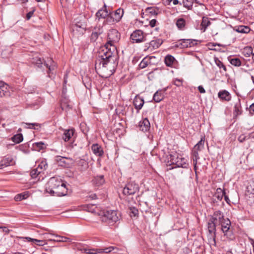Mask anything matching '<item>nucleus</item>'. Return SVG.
I'll return each mask as SVG.
<instances>
[{"label":"nucleus","mask_w":254,"mask_h":254,"mask_svg":"<svg viewBox=\"0 0 254 254\" xmlns=\"http://www.w3.org/2000/svg\"><path fill=\"white\" fill-rule=\"evenodd\" d=\"M170 159L171 161V165L173 166L169 169V170L180 168L184 169H188L189 168V163L185 158L180 157L176 154L170 155Z\"/></svg>","instance_id":"obj_3"},{"label":"nucleus","mask_w":254,"mask_h":254,"mask_svg":"<svg viewBox=\"0 0 254 254\" xmlns=\"http://www.w3.org/2000/svg\"><path fill=\"white\" fill-rule=\"evenodd\" d=\"M230 63L233 65L239 66L241 65V60L237 58H233L229 59Z\"/></svg>","instance_id":"obj_39"},{"label":"nucleus","mask_w":254,"mask_h":254,"mask_svg":"<svg viewBox=\"0 0 254 254\" xmlns=\"http://www.w3.org/2000/svg\"><path fill=\"white\" fill-rule=\"evenodd\" d=\"M192 0H183V4L184 6L188 8L191 7L192 6Z\"/></svg>","instance_id":"obj_51"},{"label":"nucleus","mask_w":254,"mask_h":254,"mask_svg":"<svg viewBox=\"0 0 254 254\" xmlns=\"http://www.w3.org/2000/svg\"><path fill=\"white\" fill-rule=\"evenodd\" d=\"M34 11H35V9H33V10L29 11V12H28L27 13V14H26L27 20H29L31 18V17L32 16Z\"/></svg>","instance_id":"obj_61"},{"label":"nucleus","mask_w":254,"mask_h":254,"mask_svg":"<svg viewBox=\"0 0 254 254\" xmlns=\"http://www.w3.org/2000/svg\"><path fill=\"white\" fill-rule=\"evenodd\" d=\"M43 236V238L44 240H47L49 241H53V239H52L50 236L52 235H54L55 236L56 235L53 234L51 233H45L42 234Z\"/></svg>","instance_id":"obj_53"},{"label":"nucleus","mask_w":254,"mask_h":254,"mask_svg":"<svg viewBox=\"0 0 254 254\" xmlns=\"http://www.w3.org/2000/svg\"><path fill=\"white\" fill-rule=\"evenodd\" d=\"M138 190V185L134 182H130L124 188L123 193L125 195H130L135 194Z\"/></svg>","instance_id":"obj_5"},{"label":"nucleus","mask_w":254,"mask_h":254,"mask_svg":"<svg viewBox=\"0 0 254 254\" xmlns=\"http://www.w3.org/2000/svg\"><path fill=\"white\" fill-rule=\"evenodd\" d=\"M183 41H182V39H181L180 40H179L178 41H177L176 43H175V47H177V48H180L181 49H183Z\"/></svg>","instance_id":"obj_60"},{"label":"nucleus","mask_w":254,"mask_h":254,"mask_svg":"<svg viewBox=\"0 0 254 254\" xmlns=\"http://www.w3.org/2000/svg\"><path fill=\"white\" fill-rule=\"evenodd\" d=\"M104 8L101 9L98 11V12L96 13V15L97 17L100 18H105L107 17V18L108 17V16H110V13L107 10L106 6L104 5Z\"/></svg>","instance_id":"obj_21"},{"label":"nucleus","mask_w":254,"mask_h":254,"mask_svg":"<svg viewBox=\"0 0 254 254\" xmlns=\"http://www.w3.org/2000/svg\"><path fill=\"white\" fill-rule=\"evenodd\" d=\"M130 213H131L133 216H135L138 214V210L136 208L130 207Z\"/></svg>","instance_id":"obj_59"},{"label":"nucleus","mask_w":254,"mask_h":254,"mask_svg":"<svg viewBox=\"0 0 254 254\" xmlns=\"http://www.w3.org/2000/svg\"><path fill=\"white\" fill-rule=\"evenodd\" d=\"M67 188L64 183H63L59 187L54 190H51V195H56L57 196H64L67 194Z\"/></svg>","instance_id":"obj_9"},{"label":"nucleus","mask_w":254,"mask_h":254,"mask_svg":"<svg viewBox=\"0 0 254 254\" xmlns=\"http://www.w3.org/2000/svg\"><path fill=\"white\" fill-rule=\"evenodd\" d=\"M250 138V135H245V134H241L238 138V140L240 142H243L245 140L248 139Z\"/></svg>","instance_id":"obj_55"},{"label":"nucleus","mask_w":254,"mask_h":254,"mask_svg":"<svg viewBox=\"0 0 254 254\" xmlns=\"http://www.w3.org/2000/svg\"><path fill=\"white\" fill-rule=\"evenodd\" d=\"M211 219L216 223L218 221L220 224L221 222H223L225 219H224L223 214L221 211H216L213 213V215Z\"/></svg>","instance_id":"obj_17"},{"label":"nucleus","mask_w":254,"mask_h":254,"mask_svg":"<svg viewBox=\"0 0 254 254\" xmlns=\"http://www.w3.org/2000/svg\"><path fill=\"white\" fill-rule=\"evenodd\" d=\"M210 24V22L208 18L203 17L202 18L201 25L202 26L201 30L205 31L207 27Z\"/></svg>","instance_id":"obj_36"},{"label":"nucleus","mask_w":254,"mask_h":254,"mask_svg":"<svg viewBox=\"0 0 254 254\" xmlns=\"http://www.w3.org/2000/svg\"><path fill=\"white\" fill-rule=\"evenodd\" d=\"M146 34L141 30L134 31L130 35L133 43H140L145 41V36Z\"/></svg>","instance_id":"obj_8"},{"label":"nucleus","mask_w":254,"mask_h":254,"mask_svg":"<svg viewBox=\"0 0 254 254\" xmlns=\"http://www.w3.org/2000/svg\"><path fill=\"white\" fill-rule=\"evenodd\" d=\"M14 164V161L12 157L9 156H5L0 161V169L8 166L13 165Z\"/></svg>","instance_id":"obj_11"},{"label":"nucleus","mask_w":254,"mask_h":254,"mask_svg":"<svg viewBox=\"0 0 254 254\" xmlns=\"http://www.w3.org/2000/svg\"><path fill=\"white\" fill-rule=\"evenodd\" d=\"M162 42V40L160 39L153 40L149 43L145 44L144 51L148 50L152 52L154 49L158 48Z\"/></svg>","instance_id":"obj_10"},{"label":"nucleus","mask_w":254,"mask_h":254,"mask_svg":"<svg viewBox=\"0 0 254 254\" xmlns=\"http://www.w3.org/2000/svg\"><path fill=\"white\" fill-rule=\"evenodd\" d=\"M150 127V124L149 120L147 118L144 119L142 121H140L139 123V127L140 130L144 132L148 131Z\"/></svg>","instance_id":"obj_15"},{"label":"nucleus","mask_w":254,"mask_h":254,"mask_svg":"<svg viewBox=\"0 0 254 254\" xmlns=\"http://www.w3.org/2000/svg\"><path fill=\"white\" fill-rule=\"evenodd\" d=\"M219 224L221 225V229L224 235H226V233L229 230L231 225L230 220L228 218L225 219L223 222H221Z\"/></svg>","instance_id":"obj_22"},{"label":"nucleus","mask_w":254,"mask_h":254,"mask_svg":"<svg viewBox=\"0 0 254 254\" xmlns=\"http://www.w3.org/2000/svg\"><path fill=\"white\" fill-rule=\"evenodd\" d=\"M0 229H1L2 231L6 234H8L10 232V230L5 226H0Z\"/></svg>","instance_id":"obj_64"},{"label":"nucleus","mask_w":254,"mask_h":254,"mask_svg":"<svg viewBox=\"0 0 254 254\" xmlns=\"http://www.w3.org/2000/svg\"><path fill=\"white\" fill-rule=\"evenodd\" d=\"M144 103L143 99L138 96H136L133 99V104L135 108L137 110V112L142 108Z\"/></svg>","instance_id":"obj_13"},{"label":"nucleus","mask_w":254,"mask_h":254,"mask_svg":"<svg viewBox=\"0 0 254 254\" xmlns=\"http://www.w3.org/2000/svg\"><path fill=\"white\" fill-rule=\"evenodd\" d=\"M9 96L8 86L5 83L0 81V97Z\"/></svg>","instance_id":"obj_18"},{"label":"nucleus","mask_w":254,"mask_h":254,"mask_svg":"<svg viewBox=\"0 0 254 254\" xmlns=\"http://www.w3.org/2000/svg\"><path fill=\"white\" fill-rule=\"evenodd\" d=\"M175 61V59L170 55H167L164 60L165 63L167 66H171Z\"/></svg>","instance_id":"obj_25"},{"label":"nucleus","mask_w":254,"mask_h":254,"mask_svg":"<svg viewBox=\"0 0 254 254\" xmlns=\"http://www.w3.org/2000/svg\"><path fill=\"white\" fill-rule=\"evenodd\" d=\"M48 167L47 163L46 161H42L37 167V168L39 169L40 171H41V172L43 170H46Z\"/></svg>","instance_id":"obj_50"},{"label":"nucleus","mask_w":254,"mask_h":254,"mask_svg":"<svg viewBox=\"0 0 254 254\" xmlns=\"http://www.w3.org/2000/svg\"><path fill=\"white\" fill-rule=\"evenodd\" d=\"M75 26L77 28H82L84 31L86 28V25L84 23H81L80 22H77V23H76Z\"/></svg>","instance_id":"obj_57"},{"label":"nucleus","mask_w":254,"mask_h":254,"mask_svg":"<svg viewBox=\"0 0 254 254\" xmlns=\"http://www.w3.org/2000/svg\"><path fill=\"white\" fill-rule=\"evenodd\" d=\"M73 135V130L68 129L64 131V133L63 134L62 138L65 141H67L69 140V139Z\"/></svg>","instance_id":"obj_32"},{"label":"nucleus","mask_w":254,"mask_h":254,"mask_svg":"<svg viewBox=\"0 0 254 254\" xmlns=\"http://www.w3.org/2000/svg\"><path fill=\"white\" fill-rule=\"evenodd\" d=\"M91 150L96 156H102L103 155V150L101 146L98 144H93L91 146Z\"/></svg>","instance_id":"obj_19"},{"label":"nucleus","mask_w":254,"mask_h":254,"mask_svg":"<svg viewBox=\"0 0 254 254\" xmlns=\"http://www.w3.org/2000/svg\"><path fill=\"white\" fill-rule=\"evenodd\" d=\"M33 147L35 150L39 151L45 149L46 147V145L43 142L40 141L33 143Z\"/></svg>","instance_id":"obj_30"},{"label":"nucleus","mask_w":254,"mask_h":254,"mask_svg":"<svg viewBox=\"0 0 254 254\" xmlns=\"http://www.w3.org/2000/svg\"><path fill=\"white\" fill-rule=\"evenodd\" d=\"M149 59H148L147 57L144 58L140 63L139 67L142 69L146 67L149 63Z\"/></svg>","instance_id":"obj_42"},{"label":"nucleus","mask_w":254,"mask_h":254,"mask_svg":"<svg viewBox=\"0 0 254 254\" xmlns=\"http://www.w3.org/2000/svg\"><path fill=\"white\" fill-rule=\"evenodd\" d=\"M93 184L97 186H100L105 183L104 177L103 175L97 176L92 180Z\"/></svg>","instance_id":"obj_23"},{"label":"nucleus","mask_w":254,"mask_h":254,"mask_svg":"<svg viewBox=\"0 0 254 254\" xmlns=\"http://www.w3.org/2000/svg\"><path fill=\"white\" fill-rule=\"evenodd\" d=\"M176 24L179 29L182 30L184 29L185 27L186 20L184 18H179L177 20Z\"/></svg>","instance_id":"obj_34"},{"label":"nucleus","mask_w":254,"mask_h":254,"mask_svg":"<svg viewBox=\"0 0 254 254\" xmlns=\"http://www.w3.org/2000/svg\"><path fill=\"white\" fill-rule=\"evenodd\" d=\"M218 96L220 99L226 101H229L231 99V96L230 93L225 90L219 91Z\"/></svg>","instance_id":"obj_20"},{"label":"nucleus","mask_w":254,"mask_h":254,"mask_svg":"<svg viewBox=\"0 0 254 254\" xmlns=\"http://www.w3.org/2000/svg\"><path fill=\"white\" fill-rule=\"evenodd\" d=\"M226 194L225 191L221 188H218L216 190V192L214 195L218 200H222L224 195Z\"/></svg>","instance_id":"obj_27"},{"label":"nucleus","mask_w":254,"mask_h":254,"mask_svg":"<svg viewBox=\"0 0 254 254\" xmlns=\"http://www.w3.org/2000/svg\"><path fill=\"white\" fill-rule=\"evenodd\" d=\"M99 249H83V251L84 253L87 254H99L98 252Z\"/></svg>","instance_id":"obj_43"},{"label":"nucleus","mask_w":254,"mask_h":254,"mask_svg":"<svg viewBox=\"0 0 254 254\" xmlns=\"http://www.w3.org/2000/svg\"><path fill=\"white\" fill-rule=\"evenodd\" d=\"M216 225L215 222L211 219L208 223V230L210 236L209 238V243L210 245L216 246Z\"/></svg>","instance_id":"obj_4"},{"label":"nucleus","mask_w":254,"mask_h":254,"mask_svg":"<svg viewBox=\"0 0 254 254\" xmlns=\"http://www.w3.org/2000/svg\"><path fill=\"white\" fill-rule=\"evenodd\" d=\"M35 244H36L38 246H44L47 243L45 242V240H37V241H35Z\"/></svg>","instance_id":"obj_58"},{"label":"nucleus","mask_w":254,"mask_h":254,"mask_svg":"<svg viewBox=\"0 0 254 254\" xmlns=\"http://www.w3.org/2000/svg\"><path fill=\"white\" fill-rule=\"evenodd\" d=\"M86 200H94L97 198L96 194L89 192L85 197Z\"/></svg>","instance_id":"obj_45"},{"label":"nucleus","mask_w":254,"mask_h":254,"mask_svg":"<svg viewBox=\"0 0 254 254\" xmlns=\"http://www.w3.org/2000/svg\"><path fill=\"white\" fill-rule=\"evenodd\" d=\"M166 89H159L153 95V100L156 103H159L164 98V93Z\"/></svg>","instance_id":"obj_12"},{"label":"nucleus","mask_w":254,"mask_h":254,"mask_svg":"<svg viewBox=\"0 0 254 254\" xmlns=\"http://www.w3.org/2000/svg\"><path fill=\"white\" fill-rule=\"evenodd\" d=\"M183 41V48H185L187 47H190L194 45V42H196L195 40L190 39H182ZM196 43H195V44Z\"/></svg>","instance_id":"obj_31"},{"label":"nucleus","mask_w":254,"mask_h":254,"mask_svg":"<svg viewBox=\"0 0 254 254\" xmlns=\"http://www.w3.org/2000/svg\"><path fill=\"white\" fill-rule=\"evenodd\" d=\"M44 66H46V68H48V71H47V72H48V73L49 74L48 76H49V77H51V75H50V72H51L52 71H53V70H54L55 69V65H49V64H47V63H44Z\"/></svg>","instance_id":"obj_49"},{"label":"nucleus","mask_w":254,"mask_h":254,"mask_svg":"<svg viewBox=\"0 0 254 254\" xmlns=\"http://www.w3.org/2000/svg\"><path fill=\"white\" fill-rule=\"evenodd\" d=\"M27 194L26 193H19L17 194L15 196V200L16 201H20L24 199H26L27 197Z\"/></svg>","instance_id":"obj_47"},{"label":"nucleus","mask_w":254,"mask_h":254,"mask_svg":"<svg viewBox=\"0 0 254 254\" xmlns=\"http://www.w3.org/2000/svg\"><path fill=\"white\" fill-rule=\"evenodd\" d=\"M123 14L124 10L119 8L114 13H110V16L107 18V21L109 23L118 22L121 20Z\"/></svg>","instance_id":"obj_7"},{"label":"nucleus","mask_w":254,"mask_h":254,"mask_svg":"<svg viewBox=\"0 0 254 254\" xmlns=\"http://www.w3.org/2000/svg\"><path fill=\"white\" fill-rule=\"evenodd\" d=\"M215 62L216 64L219 68H222L225 71H226L227 70L226 67L225 66V65L218 59L215 58Z\"/></svg>","instance_id":"obj_48"},{"label":"nucleus","mask_w":254,"mask_h":254,"mask_svg":"<svg viewBox=\"0 0 254 254\" xmlns=\"http://www.w3.org/2000/svg\"><path fill=\"white\" fill-rule=\"evenodd\" d=\"M234 113L237 116L241 114V106L240 101L235 105Z\"/></svg>","instance_id":"obj_41"},{"label":"nucleus","mask_w":254,"mask_h":254,"mask_svg":"<svg viewBox=\"0 0 254 254\" xmlns=\"http://www.w3.org/2000/svg\"><path fill=\"white\" fill-rule=\"evenodd\" d=\"M198 151V150H197L194 148L193 149L192 151V154L193 156V158H192L193 164L194 165V169L195 171L196 170L197 161L199 158Z\"/></svg>","instance_id":"obj_28"},{"label":"nucleus","mask_w":254,"mask_h":254,"mask_svg":"<svg viewBox=\"0 0 254 254\" xmlns=\"http://www.w3.org/2000/svg\"><path fill=\"white\" fill-rule=\"evenodd\" d=\"M70 102L68 99L65 97H63L61 102V107L63 110L67 111L72 108V105L70 104Z\"/></svg>","instance_id":"obj_16"},{"label":"nucleus","mask_w":254,"mask_h":254,"mask_svg":"<svg viewBox=\"0 0 254 254\" xmlns=\"http://www.w3.org/2000/svg\"><path fill=\"white\" fill-rule=\"evenodd\" d=\"M94 206V204H92V205L88 204L84 206V209L88 212L94 213L96 212V210L95 209V208H93Z\"/></svg>","instance_id":"obj_52"},{"label":"nucleus","mask_w":254,"mask_h":254,"mask_svg":"<svg viewBox=\"0 0 254 254\" xmlns=\"http://www.w3.org/2000/svg\"><path fill=\"white\" fill-rule=\"evenodd\" d=\"M243 55L246 57H250L253 54V49L251 47H246L243 51Z\"/></svg>","instance_id":"obj_37"},{"label":"nucleus","mask_w":254,"mask_h":254,"mask_svg":"<svg viewBox=\"0 0 254 254\" xmlns=\"http://www.w3.org/2000/svg\"><path fill=\"white\" fill-rule=\"evenodd\" d=\"M146 11L153 16H156L159 12V9L156 7H148Z\"/></svg>","instance_id":"obj_40"},{"label":"nucleus","mask_w":254,"mask_h":254,"mask_svg":"<svg viewBox=\"0 0 254 254\" xmlns=\"http://www.w3.org/2000/svg\"><path fill=\"white\" fill-rule=\"evenodd\" d=\"M55 237L61 239V240H56L57 242H71V239L66 237L56 235Z\"/></svg>","instance_id":"obj_44"},{"label":"nucleus","mask_w":254,"mask_h":254,"mask_svg":"<svg viewBox=\"0 0 254 254\" xmlns=\"http://www.w3.org/2000/svg\"><path fill=\"white\" fill-rule=\"evenodd\" d=\"M101 34H98V32H92L90 40L92 42H95L96 40L98 39L99 35Z\"/></svg>","instance_id":"obj_54"},{"label":"nucleus","mask_w":254,"mask_h":254,"mask_svg":"<svg viewBox=\"0 0 254 254\" xmlns=\"http://www.w3.org/2000/svg\"><path fill=\"white\" fill-rule=\"evenodd\" d=\"M204 142L205 137H201L200 140L194 146L193 148L198 151L202 150L204 148Z\"/></svg>","instance_id":"obj_33"},{"label":"nucleus","mask_w":254,"mask_h":254,"mask_svg":"<svg viewBox=\"0 0 254 254\" xmlns=\"http://www.w3.org/2000/svg\"><path fill=\"white\" fill-rule=\"evenodd\" d=\"M32 62L38 68H42L44 66V63H46L44 59H42L40 58H34Z\"/></svg>","instance_id":"obj_26"},{"label":"nucleus","mask_w":254,"mask_h":254,"mask_svg":"<svg viewBox=\"0 0 254 254\" xmlns=\"http://www.w3.org/2000/svg\"><path fill=\"white\" fill-rule=\"evenodd\" d=\"M41 171H40L37 168L33 169L30 172V175L32 178H36L40 173Z\"/></svg>","instance_id":"obj_46"},{"label":"nucleus","mask_w":254,"mask_h":254,"mask_svg":"<svg viewBox=\"0 0 254 254\" xmlns=\"http://www.w3.org/2000/svg\"><path fill=\"white\" fill-rule=\"evenodd\" d=\"M74 162L79 167V169L81 171L85 170L88 167V164L85 159L78 158L75 160Z\"/></svg>","instance_id":"obj_14"},{"label":"nucleus","mask_w":254,"mask_h":254,"mask_svg":"<svg viewBox=\"0 0 254 254\" xmlns=\"http://www.w3.org/2000/svg\"><path fill=\"white\" fill-rule=\"evenodd\" d=\"M249 112L251 114H254V103L250 105L249 108Z\"/></svg>","instance_id":"obj_63"},{"label":"nucleus","mask_w":254,"mask_h":254,"mask_svg":"<svg viewBox=\"0 0 254 254\" xmlns=\"http://www.w3.org/2000/svg\"><path fill=\"white\" fill-rule=\"evenodd\" d=\"M23 140V135L21 133H18L11 137V140L15 143H19Z\"/></svg>","instance_id":"obj_35"},{"label":"nucleus","mask_w":254,"mask_h":254,"mask_svg":"<svg viewBox=\"0 0 254 254\" xmlns=\"http://www.w3.org/2000/svg\"><path fill=\"white\" fill-rule=\"evenodd\" d=\"M234 30L238 33H248L251 29L249 26L245 25L236 26L234 27Z\"/></svg>","instance_id":"obj_24"},{"label":"nucleus","mask_w":254,"mask_h":254,"mask_svg":"<svg viewBox=\"0 0 254 254\" xmlns=\"http://www.w3.org/2000/svg\"><path fill=\"white\" fill-rule=\"evenodd\" d=\"M93 32H98V34H101L103 32V30L102 27L98 26L94 28Z\"/></svg>","instance_id":"obj_56"},{"label":"nucleus","mask_w":254,"mask_h":254,"mask_svg":"<svg viewBox=\"0 0 254 254\" xmlns=\"http://www.w3.org/2000/svg\"><path fill=\"white\" fill-rule=\"evenodd\" d=\"M119 249L118 248L113 246H110L107 248H106L105 249H99L98 252L99 254H102V253H110L111 252L113 251L114 250H117L118 251Z\"/></svg>","instance_id":"obj_29"},{"label":"nucleus","mask_w":254,"mask_h":254,"mask_svg":"<svg viewBox=\"0 0 254 254\" xmlns=\"http://www.w3.org/2000/svg\"><path fill=\"white\" fill-rule=\"evenodd\" d=\"M25 127L28 128L38 129L40 128V125L38 123H25Z\"/></svg>","instance_id":"obj_38"},{"label":"nucleus","mask_w":254,"mask_h":254,"mask_svg":"<svg viewBox=\"0 0 254 254\" xmlns=\"http://www.w3.org/2000/svg\"><path fill=\"white\" fill-rule=\"evenodd\" d=\"M120 37V34L117 30H109L107 41L103 49L99 51L95 61L96 69L102 67L115 71L118 63L116 62L117 57L114 52L116 50L115 44L119 41Z\"/></svg>","instance_id":"obj_1"},{"label":"nucleus","mask_w":254,"mask_h":254,"mask_svg":"<svg viewBox=\"0 0 254 254\" xmlns=\"http://www.w3.org/2000/svg\"><path fill=\"white\" fill-rule=\"evenodd\" d=\"M103 222L108 223H115L119 221L121 217V213L117 210H104L99 214Z\"/></svg>","instance_id":"obj_2"},{"label":"nucleus","mask_w":254,"mask_h":254,"mask_svg":"<svg viewBox=\"0 0 254 254\" xmlns=\"http://www.w3.org/2000/svg\"><path fill=\"white\" fill-rule=\"evenodd\" d=\"M157 23V20L155 19H152L149 22V25L151 27H154Z\"/></svg>","instance_id":"obj_62"},{"label":"nucleus","mask_w":254,"mask_h":254,"mask_svg":"<svg viewBox=\"0 0 254 254\" xmlns=\"http://www.w3.org/2000/svg\"><path fill=\"white\" fill-rule=\"evenodd\" d=\"M63 183L60 179L56 177L51 178L47 183V186L46 188V192L51 194V190H54L57 189Z\"/></svg>","instance_id":"obj_6"}]
</instances>
